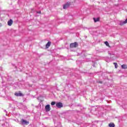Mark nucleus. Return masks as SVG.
I'll return each instance as SVG.
<instances>
[{
	"mask_svg": "<svg viewBox=\"0 0 127 127\" xmlns=\"http://www.w3.org/2000/svg\"><path fill=\"white\" fill-rule=\"evenodd\" d=\"M109 127H115V124L113 123H110L109 124Z\"/></svg>",
	"mask_w": 127,
	"mask_h": 127,
	"instance_id": "f8f14e48",
	"label": "nucleus"
},
{
	"mask_svg": "<svg viewBox=\"0 0 127 127\" xmlns=\"http://www.w3.org/2000/svg\"><path fill=\"white\" fill-rule=\"evenodd\" d=\"M71 3L70 2H67L63 5L64 9H66V8H68V6H70Z\"/></svg>",
	"mask_w": 127,
	"mask_h": 127,
	"instance_id": "f03ea898",
	"label": "nucleus"
},
{
	"mask_svg": "<svg viewBox=\"0 0 127 127\" xmlns=\"http://www.w3.org/2000/svg\"><path fill=\"white\" fill-rule=\"evenodd\" d=\"M77 46H78V44L76 42L70 44V48H76Z\"/></svg>",
	"mask_w": 127,
	"mask_h": 127,
	"instance_id": "f257e3e1",
	"label": "nucleus"
},
{
	"mask_svg": "<svg viewBox=\"0 0 127 127\" xmlns=\"http://www.w3.org/2000/svg\"><path fill=\"white\" fill-rule=\"evenodd\" d=\"M37 13H41V11L37 12Z\"/></svg>",
	"mask_w": 127,
	"mask_h": 127,
	"instance_id": "dca6fc26",
	"label": "nucleus"
},
{
	"mask_svg": "<svg viewBox=\"0 0 127 127\" xmlns=\"http://www.w3.org/2000/svg\"><path fill=\"white\" fill-rule=\"evenodd\" d=\"M51 45V42H48V43L46 45V48H49Z\"/></svg>",
	"mask_w": 127,
	"mask_h": 127,
	"instance_id": "6e6552de",
	"label": "nucleus"
},
{
	"mask_svg": "<svg viewBox=\"0 0 127 127\" xmlns=\"http://www.w3.org/2000/svg\"><path fill=\"white\" fill-rule=\"evenodd\" d=\"M12 23H13V21H12V20L10 19L9 21H8L7 22V25L9 26H11V25H12Z\"/></svg>",
	"mask_w": 127,
	"mask_h": 127,
	"instance_id": "20e7f679",
	"label": "nucleus"
},
{
	"mask_svg": "<svg viewBox=\"0 0 127 127\" xmlns=\"http://www.w3.org/2000/svg\"><path fill=\"white\" fill-rule=\"evenodd\" d=\"M93 19L94 20V22H97V21L100 20V18H94Z\"/></svg>",
	"mask_w": 127,
	"mask_h": 127,
	"instance_id": "9d476101",
	"label": "nucleus"
},
{
	"mask_svg": "<svg viewBox=\"0 0 127 127\" xmlns=\"http://www.w3.org/2000/svg\"><path fill=\"white\" fill-rule=\"evenodd\" d=\"M2 26V25L1 24V23H0V27H1Z\"/></svg>",
	"mask_w": 127,
	"mask_h": 127,
	"instance_id": "f3484780",
	"label": "nucleus"
},
{
	"mask_svg": "<svg viewBox=\"0 0 127 127\" xmlns=\"http://www.w3.org/2000/svg\"><path fill=\"white\" fill-rule=\"evenodd\" d=\"M15 96H16L17 97H21V96H22V94L20 93H15Z\"/></svg>",
	"mask_w": 127,
	"mask_h": 127,
	"instance_id": "1a4fd4ad",
	"label": "nucleus"
},
{
	"mask_svg": "<svg viewBox=\"0 0 127 127\" xmlns=\"http://www.w3.org/2000/svg\"><path fill=\"white\" fill-rule=\"evenodd\" d=\"M45 109L47 112H49L50 111V105H47L45 107Z\"/></svg>",
	"mask_w": 127,
	"mask_h": 127,
	"instance_id": "39448f33",
	"label": "nucleus"
},
{
	"mask_svg": "<svg viewBox=\"0 0 127 127\" xmlns=\"http://www.w3.org/2000/svg\"><path fill=\"white\" fill-rule=\"evenodd\" d=\"M55 104H56V102H52L51 105L52 106H54V105H55Z\"/></svg>",
	"mask_w": 127,
	"mask_h": 127,
	"instance_id": "4468645a",
	"label": "nucleus"
},
{
	"mask_svg": "<svg viewBox=\"0 0 127 127\" xmlns=\"http://www.w3.org/2000/svg\"><path fill=\"white\" fill-rule=\"evenodd\" d=\"M122 68L123 69H127V65L126 64H123L122 66H121Z\"/></svg>",
	"mask_w": 127,
	"mask_h": 127,
	"instance_id": "9b49d317",
	"label": "nucleus"
},
{
	"mask_svg": "<svg viewBox=\"0 0 127 127\" xmlns=\"http://www.w3.org/2000/svg\"><path fill=\"white\" fill-rule=\"evenodd\" d=\"M105 44H106V46H109V42H105Z\"/></svg>",
	"mask_w": 127,
	"mask_h": 127,
	"instance_id": "2eb2a0df",
	"label": "nucleus"
},
{
	"mask_svg": "<svg viewBox=\"0 0 127 127\" xmlns=\"http://www.w3.org/2000/svg\"><path fill=\"white\" fill-rule=\"evenodd\" d=\"M126 23H127V19L123 22H121L120 25H124V24H126Z\"/></svg>",
	"mask_w": 127,
	"mask_h": 127,
	"instance_id": "0eeeda50",
	"label": "nucleus"
},
{
	"mask_svg": "<svg viewBox=\"0 0 127 127\" xmlns=\"http://www.w3.org/2000/svg\"><path fill=\"white\" fill-rule=\"evenodd\" d=\"M56 107H57V108H62V107H63V104H62V103H61V102L57 103Z\"/></svg>",
	"mask_w": 127,
	"mask_h": 127,
	"instance_id": "7ed1b4c3",
	"label": "nucleus"
},
{
	"mask_svg": "<svg viewBox=\"0 0 127 127\" xmlns=\"http://www.w3.org/2000/svg\"><path fill=\"white\" fill-rule=\"evenodd\" d=\"M114 64L115 65V68H118V64L117 63H114Z\"/></svg>",
	"mask_w": 127,
	"mask_h": 127,
	"instance_id": "ddd939ff",
	"label": "nucleus"
},
{
	"mask_svg": "<svg viewBox=\"0 0 127 127\" xmlns=\"http://www.w3.org/2000/svg\"><path fill=\"white\" fill-rule=\"evenodd\" d=\"M22 124L23 125H29V122L26 121V120H22Z\"/></svg>",
	"mask_w": 127,
	"mask_h": 127,
	"instance_id": "423d86ee",
	"label": "nucleus"
}]
</instances>
